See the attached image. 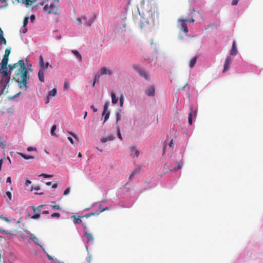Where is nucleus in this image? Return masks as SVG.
<instances>
[{
	"label": "nucleus",
	"mask_w": 263,
	"mask_h": 263,
	"mask_svg": "<svg viewBox=\"0 0 263 263\" xmlns=\"http://www.w3.org/2000/svg\"><path fill=\"white\" fill-rule=\"evenodd\" d=\"M10 71L17 68L16 70L14 80L18 83L19 88L26 91L28 90L27 80L29 79L28 72L29 69H27L24 64L23 60H20L17 63L9 65Z\"/></svg>",
	"instance_id": "f257e3e1"
},
{
	"label": "nucleus",
	"mask_w": 263,
	"mask_h": 263,
	"mask_svg": "<svg viewBox=\"0 0 263 263\" xmlns=\"http://www.w3.org/2000/svg\"><path fill=\"white\" fill-rule=\"evenodd\" d=\"M43 10L48 14H59V0H54L50 5H45Z\"/></svg>",
	"instance_id": "f03ea898"
},
{
	"label": "nucleus",
	"mask_w": 263,
	"mask_h": 263,
	"mask_svg": "<svg viewBox=\"0 0 263 263\" xmlns=\"http://www.w3.org/2000/svg\"><path fill=\"white\" fill-rule=\"evenodd\" d=\"M155 13H151L149 18L143 17L140 22V26L141 29H149L155 25Z\"/></svg>",
	"instance_id": "7ed1b4c3"
},
{
	"label": "nucleus",
	"mask_w": 263,
	"mask_h": 263,
	"mask_svg": "<svg viewBox=\"0 0 263 263\" xmlns=\"http://www.w3.org/2000/svg\"><path fill=\"white\" fill-rule=\"evenodd\" d=\"M48 67L50 68H52V66L48 62L44 63L43 65L40 66V69L38 72V77L39 80L42 82H44V70L47 69Z\"/></svg>",
	"instance_id": "20e7f679"
},
{
	"label": "nucleus",
	"mask_w": 263,
	"mask_h": 263,
	"mask_svg": "<svg viewBox=\"0 0 263 263\" xmlns=\"http://www.w3.org/2000/svg\"><path fill=\"white\" fill-rule=\"evenodd\" d=\"M11 71L10 72L4 71V74L0 81V85L1 87L5 89L7 85L9 83L10 79Z\"/></svg>",
	"instance_id": "39448f33"
},
{
	"label": "nucleus",
	"mask_w": 263,
	"mask_h": 263,
	"mask_svg": "<svg viewBox=\"0 0 263 263\" xmlns=\"http://www.w3.org/2000/svg\"><path fill=\"white\" fill-rule=\"evenodd\" d=\"M133 68L135 71L138 73L140 77L144 78V79L146 80H148L149 75L147 71L141 68L138 65H133Z\"/></svg>",
	"instance_id": "423d86ee"
},
{
	"label": "nucleus",
	"mask_w": 263,
	"mask_h": 263,
	"mask_svg": "<svg viewBox=\"0 0 263 263\" xmlns=\"http://www.w3.org/2000/svg\"><path fill=\"white\" fill-rule=\"evenodd\" d=\"M98 214V213H91L84 216H79L78 217L76 215H73L71 217V218L73 219V223L74 224H80L83 222V219L84 218H87L91 216L97 215Z\"/></svg>",
	"instance_id": "0eeeda50"
},
{
	"label": "nucleus",
	"mask_w": 263,
	"mask_h": 263,
	"mask_svg": "<svg viewBox=\"0 0 263 263\" xmlns=\"http://www.w3.org/2000/svg\"><path fill=\"white\" fill-rule=\"evenodd\" d=\"M29 238L34 241L36 244L39 245L41 247V248L43 249L44 253L46 254L47 257L49 260H53V258L46 252L45 249L43 248V246L40 245V241L39 239L34 234H30Z\"/></svg>",
	"instance_id": "6e6552de"
},
{
	"label": "nucleus",
	"mask_w": 263,
	"mask_h": 263,
	"mask_svg": "<svg viewBox=\"0 0 263 263\" xmlns=\"http://www.w3.org/2000/svg\"><path fill=\"white\" fill-rule=\"evenodd\" d=\"M180 23V29L183 31L185 33L188 32V28L186 25V22L189 21L187 18H183L178 21Z\"/></svg>",
	"instance_id": "1a4fd4ad"
},
{
	"label": "nucleus",
	"mask_w": 263,
	"mask_h": 263,
	"mask_svg": "<svg viewBox=\"0 0 263 263\" xmlns=\"http://www.w3.org/2000/svg\"><path fill=\"white\" fill-rule=\"evenodd\" d=\"M196 109H193V108H191V111L189 114L188 117V122L190 125H192L193 123V116H196Z\"/></svg>",
	"instance_id": "9d476101"
},
{
	"label": "nucleus",
	"mask_w": 263,
	"mask_h": 263,
	"mask_svg": "<svg viewBox=\"0 0 263 263\" xmlns=\"http://www.w3.org/2000/svg\"><path fill=\"white\" fill-rule=\"evenodd\" d=\"M232 63V60L231 58L228 57L226 59L224 64V68L223 70V72H226L227 70H228L230 68V65Z\"/></svg>",
	"instance_id": "9b49d317"
},
{
	"label": "nucleus",
	"mask_w": 263,
	"mask_h": 263,
	"mask_svg": "<svg viewBox=\"0 0 263 263\" xmlns=\"http://www.w3.org/2000/svg\"><path fill=\"white\" fill-rule=\"evenodd\" d=\"M84 236H85L87 238V243L94 242V238L91 234L88 233L87 231H85L84 233Z\"/></svg>",
	"instance_id": "f8f14e48"
},
{
	"label": "nucleus",
	"mask_w": 263,
	"mask_h": 263,
	"mask_svg": "<svg viewBox=\"0 0 263 263\" xmlns=\"http://www.w3.org/2000/svg\"><path fill=\"white\" fill-rule=\"evenodd\" d=\"M155 90L153 86L149 87L146 91V94L149 97L154 96L155 95Z\"/></svg>",
	"instance_id": "ddd939ff"
},
{
	"label": "nucleus",
	"mask_w": 263,
	"mask_h": 263,
	"mask_svg": "<svg viewBox=\"0 0 263 263\" xmlns=\"http://www.w3.org/2000/svg\"><path fill=\"white\" fill-rule=\"evenodd\" d=\"M112 74V71L110 70H109L106 67H103L101 69V74H108L109 76Z\"/></svg>",
	"instance_id": "4468645a"
},
{
	"label": "nucleus",
	"mask_w": 263,
	"mask_h": 263,
	"mask_svg": "<svg viewBox=\"0 0 263 263\" xmlns=\"http://www.w3.org/2000/svg\"><path fill=\"white\" fill-rule=\"evenodd\" d=\"M28 19H29V17L27 16H26L24 18V22H23V27L22 29V32L23 33H25L27 32V29L26 28V26L28 23Z\"/></svg>",
	"instance_id": "2eb2a0df"
},
{
	"label": "nucleus",
	"mask_w": 263,
	"mask_h": 263,
	"mask_svg": "<svg viewBox=\"0 0 263 263\" xmlns=\"http://www.w3.org/2000/svg\"><path fill=\"white\" fill-rule=\"evenodd\" d=\"M237 52L235 42L233 41L232 43V48L230 50V54L232 55H236L237 54Z\"/></svg>",
	"instance_id": "dca6fc26"
},
{
	"label": "nucleus",
	"mask_w": 263,
	"mask_h": 263,
	"mask_svg": "<svg viewBox=\"0 0 263 263\" xmlns=\"http://www.w3.org/2000/svg\"><path fill=\"white\" fill-rule=\"evenodd\" d=\"M115 139V137L111 135L107 136L106 137H103L101 139L102 143H105L108 141H112Z\"/></svg>",
	"instance_id": "f3484780"
},
{
	"label": "nucleus",
	"mask_w": 263,
	"mask_h": 263,
	"mask_svg": "<svg viewBox=\"0 0 263 263\" xmlns=\"http://www.w3.org/2000/svg\"><path fill=\"white\" fill-rule=\"evenodd\" d=\"M130 151L131 152L133 153H134V155L132 154V156H133V158H134L135 156L136 157H138L139 155V151L136 149V148L134 146H132L130 147Z\"/></svg>",
	"instance_id": "a211bd4d"
},
{
	"label": "nucleus",
	"mask_w": 263,
	"mask_h": 263,
	"mask_svg": "<svg viewBox=\"0 0 263 263\" xmlns=\"http://www.w3.org/2000/svg\"><path fill=\"white\" fill-rule=\"evenodd\" d=\"M8 62V57L4 56L2 62L0 63L2 65L3 68H7V65Z\"/></svg>",
	"instance_id": "6ab92c4d"
},
{
	"label": "nucleus",
	"mask_w": 263,
	"mask_h": 263,
	"mask_svg": "<svg viewBox=\"0 0 263 263\" xmlns=\"http://www.w3.org/2000/svg\"><path fill=\"white\" fill-rule=\"evenodd\" d=\"M174 163L176 166H175V167H171L170 168L171 171L176 172L181 168L182 164L180 163H176L174 162Z\"/></svg>",
	"instance_id": "aec40b11"
},
{
	"label": "nucleus",
	"mask_w": 263,
	"mask_h": 263,
	"mask_svg": "<svg viewBox=\"0 0 263 263\" xmlns=\"http://www.w3.org/2000/svg\"><path fill=\"white\" fill-rule=\"evenodd\" d=\"M71 52L75 55V56L76 57V58H77V59L79 61H82V56L78 51L76 50H72L71 51Z\"/></svg>",
	"instance_id": "412c9836"
},
{
	"label": "nucleus",
	"mask_w": 263,
	"mask_h": 263,
	"mask_svg": "<svg viewBox=\"0 0 263 263\" xmlns=\"http://www.w3.org/2000/svg\"><path fill=\"white\" fill-rule=\"evenodd\" d=\"M111 98L112 103L114 104H117L118 101V100L116 98L115 93L113 92H111Z\"/></svg>",
	"instance_id": "4be33fe9"
},
{
	"label": "nucleus",
	"mask_w": 263,
	"mask_h": 263,
	"mask_svg": "<svg viewBox=\"0 0 263 263\" xmlns=\"http://www.w3.org/2000/svg\"><path fill=\"white\" fill-rule=\"evenodd\" d=\"M19 155L22 157H23V158H24L25 159H26V160L34 159V157L32 156H31V155H25V154H24L23 153H19Z\"/></svg>",
	"instance_id": "5701e85b"
},
{
	"label": "nucleus",
	"mask_w": 263,
	"mask_h": 263,
	"mask_svg": "<svg viewBox=\"0 0 263 263\" xmlns=\"http://www.w3.org/2000/svg\"><path fill=\"white\" fill-rule=\"evenodd\" d=\"M197 61V57H195L192 59H191L190 61V67L192 68L194 67V66L195 65Z\"/></svg>",
	"instance_id": "b1692460"
},
{
	"label": "nucleus",
	"mask_w": 263,
	"mask_h": 263,
	"mask_svg": "<svg viewBox=\"0 0 263 263\" xmlns=\"http://www.w3.org/2000/svg\"><path fill=\"white\" fill-rule=\"evenodd\" d=\"M43 205H39L37 208H35L34 206H33V210L35 213H38L40 214V212L41 211V209L43 208Z\"/></svg>",
	"instance_id": "393cba45"
},
{
	"label": "nucleus",
	"mask_w": 263,
	"mask_h": 263,
	"mask_svg": "<svg viewBox=\"0 0 263 263\" xmlns=\"http://www.w3.org/2000/svg\"><path fill=\"white\" fill-rule=\"evenodd\" d=\"M57 93V89L53 88L51 91L49 92L48 96L49 97H54Z\"/></svg>",
	"instance_id": "a878e982"
},
{
	"label": "nucleus",
	"mask_w": 263,
	"mask_h": 263,
	"mask_svg": "<svg viewBox=\"0 0 263 263\" xmlns=\"http://www.w3.org/2000/svg\"><path fill=\"white\" fill-rule=\"evenodd\" d=\"M108 104L107 102H106L104 105L103 111V113H102L103 116H104V115L106 114V112H108Z\"/></svg>",
	"instance_id": "bb28decb"
},
{
	"label": "nucleus",
	"mask_w": 263,
	"mask_h": 263,
	"mask_svg": "<svg viewBox=\"0 0 263 263\" xmlns=\"http://www.w3.org/2000/svg\"><path fill=\"white\" fill-rule=\"evenodd\" d=\"M86 19H87V18L85 16H82L81 17L77 18V20L78 22V24L79 25H80L82 24V21L83 20L86 21Z\"/></svg>",
	"instance_id": "cd10ccee"
},
{
	"label": "nucleus",
	"mask_w": 263,
	"mask_h": 263,
	"mask_svg": "<svg viewBox=\"0 0 263 263\" xmlns=\"http://www.w3.org/2000/svg\"><path fill=\"white\" fill-rule=\"evenodd\" d=\"M36 0H25V3L27 6L31 5L33 3L35 2Z\"/></svg>",
	"instance_id": "c85d7f7f"
},
{
	"label": "nucleus",
	"mask_w": 263,
	"mask_h": 263,
	"mask_svg": "<svg viewBox=\"0 0 263 263\" xmlns=\"http://www.w3.org/2000/svg\"><path fill=\"white\" fill-rule=\"evenodd\" d=\"M57 129V125H53L51 128V135L52 136H56V135L54 133L55 130H56Z\"/></svg>",
	"instance_id": "c756f323"
},
{
	"label": "nucleus",
	"mask_w": 263,
	"mask_h": 263,
	"mask_svg": "<svg viewBox=\"0 0 263 263\" xmlns=\"http://www.w3.org/2000/svg\"><path fill=\"white\" fill-rule=\"evenodd\" d=\"M141 168L140 167H137L132 172V173L135 175L136 174H139L141 171Z\"/></svg>",
	"instance_id": "7c9ffc66"
},
{
	"label": "nucleus",
	"mask_w": 263,
	"mask_h": 263,
	"mask_svg": "<svg viewBox=\"0 0 263 263\" xmlns=\"http://www.w3.org/2000/svg\"><path fill=\"white\" fill-rule=\"evenodd\" d=\"M1 36H0V40L1 41H2V42L4 44V45H6L7 44V42H6V39H5V37H4V34H1Z\"/></svg>",
	"instance_id": "2f4dec72"
},
{
	"label": "nucleus",
	"mask_w": 263,
	"mask_h": 263,
	"mask_svg": "<svg viewBox=\"0 0 263 263\" xmlns=\"http://www.w3.org/2000/svg\"><path fill=\"white\" fill-rule=\"evenodd\" d=\"M44 63L45 62L44 61L43 57L41 55L39 57V65H40V66H41L42 65H43Z\"/></svg>",
	"instance_id": "473e14b6"
},
{
	"label": "nucleus",
	"mask_w": 263,
	"mask_h": 263,
	"mask_svg": "<svg viewBox=\"0 0 263 263\" xmlns=\"http://www.w3.org/2000/svg\"><path fill=\"white\" fill-rule=\"evenodd\" d=\"M69 87V83L68 82H65L64 84V89L67 90Z\"/></svg>",
	"instance_id": "72a5a7b5"
},
{
	"label": "nucleus",
	"mask_w": 263,
	"mask_h": 263,
	"mask_svg": "<svg viewBox=\"0 0 263 263\" xmlns=\"http://www.w3.org/2000/svg\"><path fill=\"white\" fill-rule=\"evenodd\" d=\"M82 224V226L83 227L84 231L87 229L88 228V223L86 222H83L81 223Z\"/></svg>",
	"instance_id": "f704fd0d"
},
{
	"label": "nucleus",
	"mask_w": 263,
	"mask_h": 263,
	"mask_svg": "<svg viewBox=\"0 0 263 263\" xmlns=\"http://www.w3.org/2000/svg\"><path fill=\"white\" fill-rule=\"evenodd\" d=\"M109 209L108 207H105V208H103V209H101L99 212H95V213H98V214L97 215H98L100 213L105 211H108Z\"/></svg>",
	"instance_id": "c9c22d12"
},
{
	"label": "nucleus",
	"mask_w": 263,
	"mask_h": 263,
	"mask_svg": "<svg viewBox=\"0 0 263 263\" xmlns=\"http://www.w3.org/2000/svg\"><path fill=\"white\" fill-rule=\"evenodd\" d=\"M40 176L43 177L44 178H51L53 176V175H47L46 174H42L40 175Z\"/></svg>",
	"instance_id": "e433bc0d"
},
{
	"label": "nucleus",
	"mask_w": 263,
	"mask_h": 263,
	"mask_svg": "<svg viewBox=\"0 0 263 263\" xmlns=\"http://www.w3.org/2000/svg\"><path fill=\"white\" fill-rule=\"evenodd\" d=\"M104 123L108 120V119L109 117V112H106V114L104 115Z\"/></svg>",
	"instance_id": "4c0bfd02"
},
{
	"label": "nucleus",
	"mask_w": 263,
	"mask_h": 263,
	"mask_svg": "<svg viewBox=\"0 0 263 263\" xmlns=\"http://www.w3.org/2000/svg\"><path fill=\"white\" fill-rule=\"evenodd\" d=\"M10 53V49H6L5 52V54L4 56H5L6 57H8Z\"/></svg>",
	"instance_id": "58836bf2"
},
{
	"label": "nucleus",
	"mask_w": 263,
	"mask_h": 263,
	"mask_svg": "<svg viewBox=\"0 0 263 263\" xmlns=\"http://www.w3.org/2000/svg\"><path fill=\"white\" fill-rule=\"evenodd\" d=\"M51 216L52 218H54V217L59 218L60 216V214L59 213H54L51 214Z\"/></svg>",
	"instance_id": "ea45409f"
},
{
	"label": "nucleus",
	"mask_w": 263,
	"mask_h": 263,
	"mask_svg": "<svg viewBox=\"0 0 263 263\" xmlns=\"http://www.w3.org/2000/svg\"><path fill=\"white\" fill-rule=\"evenodd\" d=\"M4 232L7 234H8L10 233L9 231H7V230H2L0 228V233L1 232ZM2 236H0V241H2Z\"/></svg>",
	"instance_id": "a19ab883"
},
{
	"label": "nucleus",
	"mask_w": 263,
	"mask_h": 263,
	"mask_svg": "<svg viewBox=\"0 0 263 263\" xmlns=\"http://www.w3.org/2000/svg\"><path fill=\"white\" fill-rule=\"evenodd\" d=\"M121 120V114L119 112H117L116 114V121L118 122Z\"/></svg>",
	"instance_id": "79ce46f5"
},
{
	"label": "nucleus",
	"mask_w": 263,
	"mask_h": 263,
	"mask_svg": "<svg viewBox=\"0 0 263 263\" xmlns=\"http://www.w3.org/2000/svg\"><path fill=\"white\" fill-rule=\"evenodd\" d=\"M123 102H124V98L123 96L120 97V106L121 107H122L123 105Z\"/></svg>",
	"instance_id": "37998d69"
},
{
	"label": "nucleus",
	"mask_w": 263,
	"mask_h": 263,
	"mask_svg": "<svg viewBox=\"0 0 263 263\" xmlns=\"http://www.w3.org/2000/svg\"><path fill=\"white\" fill-rule=\"evenodd\" d=\"M117 136L119 139H120L121 140L122 139V137L121 133H120V130L119 127L117 128Z\"/></svg>",
	"instance_id": "c03bdc74"
},
{
	"label": "nucleus",
	"mask_w": 263,
	"mask_h": 263,
	"mask_svg": "<svg viewBox=\"0 0 263 263\" xmlns=\"http://www.w3.org/2000/svg\"><path fill=\"white\" fill-rule=\"evenodd\" d=\"M6 194V195L9 198V199L10 200H11V199H12V194H11V193L10 192H9V191H7Z\"/></svg>",
	"instance_id": "a18cd8bd"
},
{
	"label": "nucleus",
	"mask_w": 263,
	"mask_h": 263,
	"mask_svg": "<svg viewBox=\"0 0 263 263\" xmlns=\"http://www.w3.org/2000/svg\"><path fill=\"white\" fill-rule=\"evenodd\" d=\"M40 217V214L38 213H35L34 215H32L31 218L32 219H37Z\"/></svg>",
	"instance_id": "49530a36"
},
{
	"label": "nucleus",
	"mask_w": 263,
	"mask_h": 263,
	"mask_svg": "<svg viewBox=\"0 0 263 263\" xmlns=\"http://www.w3.org/2000/svg\"><path fill=\"white\" fill-rule=\"evenodd\" d=\"M69 191H70V189L69 187H67L66 189V190L64 191V195H67L69 194Z\"/></svg>",
	"instance_id": "de8ad7c7"
},
{
	"label": "nucleus",
	"mask_w": 263,
	"mask_h": 263,
	"mask_svg": "<svg viewBox=\"0 0 263 263\" xmlns=\"http://www.w3.org/2000/svg\"><path fill=\"white\" fill-rule=\"evenodd\" d=\"M52 208L55 210H60L61 209L60 205L58 204L52 205Z\"/></svg>",
	"instance_id": "09e8293b"
},
{
	"label": "nucleus",
	"mask_w": 263,
	"mask_h": 263,
	"mask_svg": "<svg viewBox=\"0 0 263 263\" xmlns=\"http://www.w3.org/2000/svg\"><path fill=\"white\" fill-rule=\"evenodd\" d=\"M91 259L92 256L91 255H89L86 258L87 263H91Z\"/></svg>",
	"instance_id": "8fccbe9b"
},
{
	"label": "nucleus",
	"mask_w": 263,
	"mask_h": 263,
	"mask_svg": "<svg viewBox=\"0 0 263 263\" xmlns=\"http://www.w3.org/2000/svg\"><path fill=\"white\" fill-rule=\"evenodd\" d=\"M239 0H233L232 2V5L236 6L238 4Z\"/></svg>",
	"instance_id": "3c124183"
},
{
	"label": "nucleus",
	"mask_w": 263,
	"mask_h": 263,
	"mask_svg": "<svg viewBox=\"0 0 263 263\" xmlns=\"http://www.w3.org/2000/svg\"><path fill=\"white\" fill-rule=\"evenodd\" d=\"M36 148H33L32 147H28L27 148V151L28 152H31V151H36Z\"/></svg>",
	"instance_id": "603ef678"
},
{
	"label": "nucleus",
	"mask_w": 263,
	"mask_h": 263,
	"mask_svg": "<svg viewBox=\"0 0 263 263\" xmlns=\"http://www.w3.org/2000/svg\"><path fill=\"white\" fill-rule=\"evenodd\" d=\"M70 135H71L74 138H75L76 139H77V136L73 133L71 132H68Z\"/></svg>",
	"instance_id": "864d4df0"
},
{
	"label": "nucleus",
	"mask_w": 263,
	"mask_h": 263,
	"mask_svg": "<svg viewBox=\"0 0 263 263\" xmlns=\"http://www.w3.org/2000/svg\"><path fill=\"white\" fill-rule=\"evenodd\" d=\"M5 69V68H3L1 64H0V73H4V71H6Z\"/></svg>",
	"instance_id": "5fc2aeb1"
},
{
	"label": "nucleus",
	"mask_w": 263,
	"mask_h": 263,
	"mask_svg": "<svg viewBox=\"0 0 263 263\" xmlns=\"http://www.w3.org/2000/svg\"><path fill=\"white\" fill-rule=\"evenodd\" d=\"M35 15H33V14H32L31 16H30V20L31 22H33L35 20Z\"/></svg>",
	"instance_id": "6e6d98bb"
},
{
	"label": "nucleus",
	"mask_w": 263,
	"mask_h": 263,
	"mask_svg": "<svg viewBox=\"0 0 263 263\" xmlns=\"http://www.w3.org/2000/svg\"><path fill=\"white\" fill-rule=\"evenodd\" d=\"M134 176H135V175L132 172V173L130 174V175L129 177V179L132 180L133 178L134 177Z\"/></svg>",
	"instance_id": "4d7b16f0"
},
{
	"label": "nucleus",
	"mask_w": 263,
	"mask_h": 263,
	"mask_svg": "<svg viewBox=\"0 0 263 263\" xmlns=\"http://www.w3.org/2000/svg\"><path fill=\"white\" fill-rule=\"evenodd\" d=\"M68 139L72 144H73V140L71 137H68Z\"/></svg>",
	"instance_id": "13d9d810"
},
{
	"label": "nucleus",
	"mask_w": 263,
	"mask_h": 263,
	"mask_svg": "<svg viewBox=\"0 0 263 263\" xmlns=\"http://www.w3.org/2000/svg\"><path fill=\"white\" fill-rule=\"evenodd\" d=\"M6 182H7V183H11V177H8L7 178Z\"/></svg>",
	"instance_id": "bf43d9fd"
},
{
	"label": "nucleus",
	"mask_w": 263,
	"mask_h": 263,
	"mask_svg": "<svg viewBox=\"0 0 263 263\" xmlns=\"http://www.w3.org/2000/svg\"><path fill=\"white\" fill-rule=\"evenodd\" d=\"M91 108L92 109L93 111L94 112H96L97 111V109L96 108H95V107L92 105L91 106Z\"/></svg>",
	"instance_id": "052dcab7"
},
{
	"label": "nucleus",
	"mask_w": 263,
	"mask_h": 263,
	"mask_svg": "<svg viewBox=\"0 0 263 263\" xmlns=\"http://www.w3.org/2000/svg\"><path fill=\"white\" fill-rule=\"evenodd\" d=\"M92 21H88L87 22V25L89 27H90L91 25V24H92Z\"/></svg>",
	"instance_id": "680f3d73"
},
{
	"label": "nucleus",
	"mask_w": 263,
	"mask_h": 263,
	"mask_svg": "<svg viewBox=\"0 0 263 263\" xmlns=\"http://www.w3.org/2000/svg\"><path fill=\"white\" fill-rule=\"evenodd\" d=\"M58 186V184L57 183H54L52 185V188H53V189H55L57 188Z\"/></svg>",
	"instance_id": "e2e57ef3"
},
{
	"label": "nucleus",
	"mask_w": 263,
	"mask_h": 263,
	"mask_svg": "<svg viewBox=\"0 0 263 263\" xmlns=\"http://www.w3.org/2000/svg\"><path fill=\"white\" fill-rule=\"evenodd\" d=\"M31 181L29 180H27L26 181V185H28V184H31Z\"/></svg>",
	"instance_id": "0e129e2a"
},
{
	"label": "nucleus",
	"mask_w": 263,
	"mask_h": 263,
	"mask_svg": "<svg viewBox=\"0 0 263 263\" xmlns=\"http://www.w3.org/2000/svg\"><path fill=\"white\" fill-rule=\"evenodd\" d=\"M3 219L7 222H9L10 221L9 219L6 217H3Z\"/></svg>",
	"instance_id": "69168bd1"
},
{
	"label": "nucleus",
	"mask_w": 263,
	"mask_h": 263,
	"mask_svg": "<svg viewBox=\"0 0 263 263\" xmlns=\"http://www.w3.org/2000/svg\"><path fill=\"white\" fill-rule=\"evenodd\" d=\"M49 102V97L48 96L46 98V103L48 104Z\"/></svg>",
	"instance_id": "338daca9"
},
{
	"label": "nucleus",
	"mask_w": 263,
	"mask_h": 263,
	"mask_svg": "<svg viewBox=\"0 0 263 263\" xmlns=\"http://www.w3.org/2000/svg\"><path fill=\"white\" fill-rule=\"evenodd\" d=\"M54 263H64L63 262H60L59 261H58L57 260V259H55L54 260Z\"/></svg>",
	"instance_id": "774afa93"
}]
</instances>
